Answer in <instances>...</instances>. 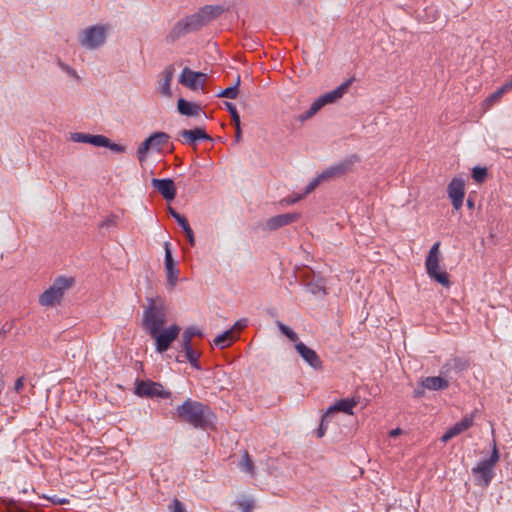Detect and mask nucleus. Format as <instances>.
I'll return each instance as SVG.
<instances>
[{
  "mask_svg": "<svg viewBox=\"0 0 512 512\" xmlns=\"http://www.w3.org/2000/svg\"><path fill=\"white\" fill-rule=\"evenodd\" d=\"M447 194L455 210L463 205L465 196V182L462 178L454 177L447 186Z\"/></svg>",
  "mask_w": 512,
  "mask_h": 512,
  "instance_id": "12",
  "label": "nucleus"
},
{
  "mask_svg": "<svg viewBox=\"0 0 512 512\" xmlns=\"http://www.w3.org/2000/svg\"><path fill=\"white\" fill-rule=\"evenodd\" d=\"M57 65L69 77H71V78H73V79H75L77 81L80 80V77H79L77 71L73 67L68 65L67 63H65V62H63L61 60H58Z\"/></svg>",
  "mask_w": 512,
  "mask_h": 512,
  "instance_id": "37",
  "label": "nucleus"
},
{
  "mask_svg": "<svg viewBox=\"0 0 512 512\" xmlns=\"http://www.w3.org/2000/svg\"><path fill=\"white\" fill-rule=\"evenodd\" d=\"M235 130H236V133H235V140L236 142H239L240 139H241V127H240V124H238V126H235Z\"/></svg>",
  "mask_w": 512,
  "mask_h": 512,
  "instance_id": "55",
  "label": "nucleus"
},
{
  "mask_svg": "<svg viewBox=\"0 0 512 512\" xmlns=\"http://www.w3.org/2000/svg\"><path fill=\"white\" fill-rule=\"evenodd\" d=\"M175 221L183 229V231H185L188 228H190V224H189L187 218L184 215H182V214L179 217H177L175 219Z\"/></svg>",
  "mask_w": 512,
  "mask_h": 512,
  "instance_id": "46",
  "label": "nucleus"
},
{
  "mask_svg": "<svg viewBox=\"0 0 512 512\" xmlns=\"http://www.w3.org/2000/svg\"><path fill=\"white\" fill-rule=\"evenodd\" d=\"M469 366L468 360L461 357H454L446 361L441 367L442 374H449L450 372L461 373Z\"/></svg>",
  "mask_w": 512,
  "mask_h": 512,
  "instance_id": "20",
  "label": "nucleus"
},
{
  "mask_svg": "<svg viewBox=\"0 0 512 512\" xmlns=\"http://www.w3.org/2000/svg\"><path fill=\"white\" fill-rule=\"evenodd\" d=\"M195 336H202V332L196 327H188L182 334V343L191 344L192 338Z\"/></svg>",
  "mask_w": 512,
  "mask_h": 512,
  "instance_id": "35",
  "label": "nucleus"
},
{
  "mask_svg": "<svg viewBox=\"0 0 512 512\" xmlns=\"http://www.w3.org/2000/svg\"><path fill=\"white\" fill-rule=\"evenodd\" d=\"M164 249H165L164 264H165V270H166L167 283H168L170 289H173L177 285L180 271L177 268L176 262L174 261V259L172 257L169 242H165Z\"/></svg>",
  "mask_w": 512,
  "mask_h": 512,
  "instance_id": "13",
  "label": "nucleus"
},
{
  "mask_svg": "<svg viewBox=\"0 0 512 512\" xmlns=\"http://www.w3.org/2000/svg\"><path fill=\"white\" fill-rule=\"evenodd\" d=\"M235 340V335L233 330H227L222 334L215 337L213 340L214 345L220 347L221 349L230 346Z\"/></svg>",
  "mask_w": 512,
  "mask_h": 512,
  "instance_id": "32",
  "label": "nucleus"
},
{
  "mask_svg": "<svg viewBox=\"0 0 512 512\" xmlns=\"http://www.w3.org/2000/svg\"><path fill=\"white\" fill-rule=\"evenodd\" d=\"M151 185L166 201H172L175 199L177 190L174 181L171 178H152Z\"/></svg>",
  "mask_w": 512,
  "mask_h": 512,
  "instance_id": "16",
  "label": "nucleus"
},
{
  "mask_svg": "<svg viewBox=\"0 0 512 512\" xmlns=\"http://www.w3.org/2000/svg\"><path fill=\"white\" fill-rule=\"evenodd\" d=\"M178 140H180L183 144L196 146L198 141H211L212 138L209 136L205 129L201 127H196L194 129H183L178 134Z\"/></svg>",
  "mask_w": 512,
  "mask_h": 512,
  "instance_id": "14",
  "label": "nucleus"
},
{
  "mask_svg": "<svg viewBox=\"0 0 512 512\" xmlns=\"http://www.w3.org/2000/svg\"><path fill=\"white\" fill-rule=\"evenodd\" d=\"M50 501L55 505H65L69 503V500L66 498H60L56 495L50 498Z\"/></svg>",
  "mask_w": 512,
  "mask_h": 512,
  "instance_id": "51",
  "label": "nucleus"
},
{
  "mask_svg": "<svg viewBox=\"0 0 512 512\" xmlns=\"http://www.w3.org/2000/svg\"><path fill=\"white\" fill-rule=\"evenodd\" d=\"M323 182V180L320 178V176L318 175L317 177H315L314 179H312L308 185L305 187L304 189V192L302 193L303 196L305 197L306 195L310 194L312 191H314V189L321 183Z\"/></svg>",
  "mask_w": 512,
  "mask_h": 512,
  "instance_id": "42",
  "label": "nucleus"
},
{
  "mask_svg": "<svg viewBox=\"0 0 512 512\" xmlns=\"http://www.w3.org/2000/svg\"><path fill=\"white\" fill-rule=\"evenodd\" d=\"M182 351L185 353L186 360L190 363V365L197 369H201V365L199 363L200 353L196 352L192 344L181 343Z\"/></svg>",
  "mask_w": 512,
  "mask_h": 512,
  "instance_id": "28",
  "label": "nucleus"
},
{
  "mask_svg": "<svg viewBox=\"0 0 512 512\" xmlns=\"http://www.w3.org/2000/svg\"><path fill=\"white\" fill-rule=\"evenodd\" d=\"M175 69L172 65L167 66L163 71V80L160 83V92L165 97L172 96L171 82L174 76Z\"/></svg>",
  "mask_w": 512,
  "mask_h": 512,
  "instance_id": "24",
  "label": "nucleus"
},
{
  "mask_svg": "<svg viewBox=\"0 0 512 512\" xmlns=\"http://www.w3.org/2000/svg\"><path fill=\"white\" fill-rule=\"evenodd\" d=\"M176 416L179 421L202 430L209 429L216 420L208 405L190 398L176 408Z\"/></svg>",
  "mask_w": 512,
  "mask_h": 512,
  "instance_id": "1",
  "label": "nucleus"
},
{
  "mask_svg": "<svg viewBox=\"0 0 512 512\" xmlns=\"http://www.w3.org/2000/svg\"><path fill=\"white\" fill-rule=\"evenodd\" d=\"M181 328L177 324L170 325L167 328L156 330L155 333H149L155 340V350L158 353L167 351L171 344L178 338Z\"/></svg>",
  "mask_w": 512,
  "mask_h": 512,
  "instance_id": "8",
  "label": "nucleus"
},
{
  "mask_svg": "<svg viewBox=\"0 0 512 512\" xmlns=\"http://www.w3.org/2000/svg\"><path fill=\"white\" fill-rule=\"evenodd\" d=\"M427 388L423 387L422 380L419 383V386L413 391V397L416 399L422 398L425 394V390Z\"/></svg>",
  "mask_w": 512,
  "mask_h": 512,
  "instance_id": "48",
  "label": "nucleus"
},
{
  "mask_svg": "<svg viewBox=\"0 0 512 512\" xmlns=\"http://www.w3.org/2000/svg\"><path fill=\"white\" fill-rule=\"evenodd\" d=\"M110 27L108 24H95L82 29L78 35L81 47L87 50H97L105 45Z\"/></svg>",
  "mask_w": 512,
  "mask_h": 512,
  "instance_id": "3",
  "label": "nucleus"
},
{
  "mask_svg": "<svg viewBox=\"0 0 512 512\" xmlns=\"http://www.w3.org/2000/svg\"><path fill=\"white\" fill-rule=\"evenodd\" d=\"M87 133L74 132L70 134L69 139L74 143H87Z\"/></svg>",
  "mask_w": 512,
  "mask_h": 512,
  "instance_id": "43",
  "label": "nucleus"
},
{
  "mask_svg": "<svg viewBox=\"0 0 512 512\" xmlns=\"http://www.w3.org/2000/svg\"><path fill=\"white\" fill-rule=\"evenodd\" d=\"M398 433H400V429H399V428H397L396 430H394V431L392 432V435H396V434H398Z\"/></svg>",
  "mask_w": 512,
  "mask_h": 512,
  "instance_id": "59",
  "label": "nucleus"
},
{
  "mask_svg": "<svg viewBox=\"0 0 512 512\" xmlns=\"http://www.w3.org/2000/svg\"><path fill=\"white\" fill-rule=\"evenodd\" d=\"M240 468L242 471L250 474L254 472V464L247 452L244 453L243 460L240 462Z\"/></svg>",
  "mask_w": 512,
  "mask_h": 512,
  "instance_id": "40",
  "label": "nucleus"
},
{
  "mask_svg": "<svg viewBox=\"0 0 512 512\" xmlns=\"http://www.w3.org/2000/svg\"><path fill=\"white\" fill-rule=\"evenodd\" d=\"M115 222L112 218H107L105 219L102 223H101V227H110L112 225H114Z\"/></svg>",
  "mask_w": 512,
  "mask_h": 512,
  "instance_id": "53",
  "label": "nucleus"
},
{
  "mask_svg": "<svg viewBox=\"0 0 512 512\" xmlns=\"http://www.w3.org/2000/svg\"><path fill=\"white\" fill-rule=\"evenodd\" d=\"M103 147L109 148L111 151L116 152V153H123V152H125V149H126L125 146H123L121 144L111 142L109 138H107V143L105 145H103Z\"/></svg>",
  "mask_w": 512,
  "mask_h": 512,
  "instance_id": "44",
  "label": "nucleus"
},
{
  "mask_svg": "<svg viewBox=\"0 0 512 512\" xmlns=\"http://www.w3.org/2000/svg\"><path fill=\"white\" fill-rule=\"evenodd\" d=\"M499 461V453L494 445L492 453L488 459L480 461L472 468L475 484L481 487H488L495 476L494 468Z\"/></svg>",
  "mask_w": 512,
  "mask_h": 512,
  "instance_id": "5",
  "label": "nucleus"
},
{
  "mask_svg": "<svg viewBox=\"0 0 512 512\" xmlns=\"http://www.w3.org/2000/svg\"><path fill=\"white\" fill-rule=\"evenodd\" d=\"M440 243L436 242L429 250V253L425 260V267L427 274L430 278L434 279L436 282L440 283L443 286L448 287L450 285L449 275L446 271L439 270V262H440V252H439Z\"/></svg>",
  "mask_w": 512,
  "mask_h": 512,
  "instance_id": "6",
  "label": "nucleus"
},
{
  "mask_svg": "<svg viewBox=\"0 0 512 512\" xmlns=\"http://www.w3.org/2000/svg\"><path fill=\"white\" fill-rule=\"evenodd\" d=\"M177 109L184 116H198L201 112L200 105L180 98L177 102Z\"/></svg>",
  "mask_w": 512,
  "mask_h": 512,
  "instance_id": "26",
  "label": "nucleus"
},
{
  "mask_svg": "<svg viewBox=\"0 0 512 512\" xmlns=\"http://www.w3.org/2000/svg\"><path fill=\"white\" fill-rule=\"evenodd\" d=\"M324 106L325 104L321 97L319 96L317 99L313 101L310 108L306 112L298 116V120L300 122L307 121L308 119L312 118L318 111H320Z\"/></svg>",
  "mask_w": 512,
  "mask_h": 512,
  "instance_id": "30",
  "label": "nucleus"
},
{
  "mask_svg": "<svg viewBox=\"0 0 512 512\" xmlns=\"http://www.w3.org/2000/svg\"><path fill=\"white\" fill-rule=\"evenodd\" d=\"M73 284V277H57L53 284L39 296V304L44 307H54L60 304L65 291L71 288Z\"/></svg>",
  "mask_w": 512,
  "mask_h": 512,
  "instance_id": "4",
  "label": "nucleus"
},
{
  "mask_svg": "<svg viewBox=\"0 0 512 512\" xmlns=\"http://www.w3.org/2000/svg\"><path fill=\"white\" fill-rule=\"evenodd\" d=\"M487 176H488V171H487V168H485V167L476 166L472 170V178L477 183L484 182L486 180Z\"/></svg>",
  "mask_w": 512,
  "mask_h": 512,
  "instance_id": "36",
  "label": "nucleus"
},
{
  "mask_svg": "<svg viewBox=\"0 0 512 512\" xmlns=\"http://www.w3.org/2000/svg\"><path fill=\"white\" fill-rule=\"evenodd\" d=\"M239 506L242 508V512H251L253 509V503L250 501H242Z\"/></svg>",
  "mask_w": 512,
  "mask_h": 512,
  "instance_id": "52",
  "label": "nucleus"
},
{
  "mask_svg": "<svg viewBox=\"0 0 512 512\" xmlns=\"http://www.w3.org/2000/svg\"><path fill=\"white\" fill-rule=\"evenodd\" d=\"M8 508H9L10 510L15 509V510H16V512H23L22 510L18 509V507H17V505H16V502H15L14 500H9V502H8Z\"/></svg>",
  "mask_w": 512,
  "mask_h": 512,
  "instance_id": "54",
  "label": "nucleus"
},
{
  "mask_svg": "<svg viewBox=\"0 0 512 512\" xmlns=\"http://www.w3.org/2000/svg\"><path fill=\"white\" fill-rule=\"evenodd\" d=\"M170 139V136L162 131L152 133L137 148V158L140 162L146 160L149 150L160 152Z\"/></svg>",
  "mask_w": 512,
  "mask_h": 512,
  "instance_id": "7",
  "label": "nucleus"
},
{
  "mask_svg": "<svg viewBox=\"0 0 512 512\" xmlns=\"http://www.w3.org/2000/svg\"><path fill=\"white\" fill-rule=\"evenodd\" d=\"M467 206L469 209H473L474 208V200L472 198H468L467 199Z\"/></svg>",
  "mask_w": 512,
  "mask_h": 512,
  "instance_id": "57",
  "label": "nucleus"
},
{
  "mask_svg": "<svg viewBox=\"0 0 512 512\" xmlns=\"http://www.w3.org/2000/svg\"><path fill=\"white\" fill-rule=\"evenodd\" d=\"M191 33L184 18L175 23L170 32L167 34L165 40L167 43H174L180 38Z\"/></svg>",
  "mask_w": 512,
  "mask_h": 512,
  "instance_id": "21",
  "label": "nucleus"
},
{
  "mask_svg": "<svg viewBox=\"0 0 512 512\" xmlns=\"http://www.w3.org/2000/svg\"><path fill=\"white\" fill-rule=\"evenodd\" d=\"M24 381H25L24 376L17 378V380L15 381V384H14V391L16 393L19 394L22 392L23 387H24Z\"/></svg>",
  "mask_w": 512,
  "mask_h": 512,
  "instance_id": "49",
  "label": "nucleus"
},
{
  "mask_svg": "<svg viewBox=\"0 0 512 512\" xmlns=\"http://www.w3.org/2000/svg\"><path fill=\"white\" fill-rule=\"evenodd\" d=\"M225 107L231 116V120H232L234 126H238V124H240V116L236 109L235 104L231 103V102H225Z\"/></svg>",
  "mask_w": 512,
  "mask_h": 512,
  "instance_id": "39",
  "label": "nucleus"
},
{
  "mask_svg": "<svg viewBox=\"0 0 512 512\" xmlns=\"http://www.w3.org/2000/svg\"><path fill=\"white\" fill-rule=\"evenodd\" d=\"M239 84H240V77H237V81L234 85L220 91L217 96L218 97H224L228 99H235L238 96L239 93Z\"/></svg>",
  "mask_w": 512,
  "mask_h": 512,
  "instance_id": "33",
  "label": "nucleus"
},
{
  "mask_svg": "<svg viewBox=\"0 0 512 512\" xmlns=\"http://www.w3.org/2000/svg\"><path fill=\"white\" fill-rule=\"evenodd\" d=\"M184 233L187 237L189 244L193 247L195 245V237L192 228H188L187 230L184 231Z\"/></svg>",
  "mask_w": 512,
  "mask_h": 512,
  "instance_id": "50",
  "label": "nucleus"
},
{
  "mask_svg": "<svg viewBox=\"0 0 512 512\" xmlns=\"http://www.w3.org/2000/svg\"><path fill=\"white\" fill-rule=\"evenodd\" d=\"M473 424V415H465L460 421L455 423L444 433V435L441 437V441L444 443L448 442L450 439L468 430L473 426Z\"/></svg>",
  "mask_w": 512,
  "mask_h": 512,
  "instance_id": "18",
  "label": "nucleus"
},
{
  "mask_svg": "<svg viewBox=\"0 0 512 512\" xmlns=\"http://www.w3.org/2000/svg\"><path fill=\"white\" fill-rule=\"evenodd\" d=\"M171 512H186L182 502L178 499H174L171 505Z\"/></svg>",
  "mask_w": 512,
  "mask_h": 512,
  "instance_id": "47",
  "label": "nucleus"
},
{
  "mask_svg": "<svg viewBox=\"0 0 512 512\" xmlns=\"http://www.w3.org/2000/svg\"><path fill=\"white\" fill-rule=\"evenodd\" d=\"M207 79V75L203 72H195L190 68L185 67L179 78L180 84L195 91L198 89H204V83Z\"/></svg>",
  "mask_w": 512,
  "mask_h": 512,
  "instance_id": "11",
  "label": "nucleus"
},
{
  "mask_svg": "<svg viewBox=\"0 0 512 512\" xmlns=\"http://www.w3.org/2000/svg\"><path fill=\"white\" fill-rule=\"evenodd\" d=\"M330 415L331 414H328V411H326V413L322 416L320 425L316 432L318 438H322L325 435L327 427H328Z\"/></svg>",
  "mask_w": 512,
  "mask_h": 512,
  "instance_id": "41",
  "label": "nucleus"
},
{
  "mask_svg": "<svg viewBox=\"0 0 512 512\" xmlns=\"http://www.w3.org/2000/svg\"><path fill=\"white\" fill-rule=\"evenodd\" d=\"M358 404V401L355 399H341L337 401L334 405L330 406L327 411L328 414H334L336 412H344L346 414H353V408Z\"/></svg>",
  "mask_w": 512,
  "mask_h": 512,
  "instance_id": "22",
  "label": "nucleus"
},
{
  "mask_svg": "<svg viewBox=\"0 0 512 512\" xmlns=\"http://www.w3.org/2000/svg\"><path fill=\"white\" fill-rule=\"evenodd\" d=\"M107 143V137L104 135H92L88 134L87 144H91L96 147H103Z\"/></svg>",
  "mask_w": 512,
  "mask_h": 512,
  "instance_id": "38",
  "label": "nucleus"
},
{
  "mask_svg": "<svg viewBox=\"0 0 512 512\" xmlns=\"http://www.w3.org/2000/svg\"><path fill=\"white\" fill-rule=\"evenodd\" d=\"M358 161V157L356 155H352L351 157L342 160L334 165L327 167L322 173L319 174L320 178L323 181H327L330 179L341 177L351 170L353 164Z\"/></svg>",
  "mask_w": 512,
  "mask_h": 512,
  "instance_id": "10",
  "label": "nucleus"
},
{
  "mask_svg": "<svg viewBox=\"0 0 512 512\" xmlns=\"http://www.w3.org/2000/svg\"><path fill=\"white\" fill-rule=\"evenodd\" d=\"M135 393L145 398L167 399L171 396L169 390H165L163 385L152 380H140L136 382Z\"/></svg>",
  "mask_w": 512,
  "mask_h": 512,
  "instance_id": "9",
  "label": "nucleus"
},
{
  "mask_svg": "<svg viewBox=\"0 0 512 512\" xmlns=\"http://www.w3.org/2000/svg\"><path fill=\"white\" fill-rule=\"evenodd\" d=\"M198 12L203 17L205 24L218 18L223 12L224 8L221 5H205L201 7Z\"/></svg>",
  "mask_w": 512,
  "mask_h": 512,
  "instance_id": "25",
  "label": "nucleus"
},
{
  "mask_svg": "<svg viewBox=\"0 0 512 512\" xmlns=\"http://www.w3.org/2000/svg\"><path fill=\"white\" fill-rule=\"evenodd\" d=\"M168 212L169 214L174 218V220L179 217L181 214L178 213L175 209H173L172 207H168Z\"/></svg>",
  "mask_w": 512,
  "mask_h": 512,
  "instance_id": "56",
  "label": "nucleus"
},
{
  "mask_svg": "<svg viewBox=\"0 0 512 512\" xmlns=\"http://www.w3.org/2000/svg\"><path fill=\"white\" fill-rule=\"evenodd\" d=\"M276 325L280 332L285 335L290 341L294 342L295 344L299 341L298 334L292 330L289 326L285 325L281 321H276Z\"/></svg>",
  "mask_w": 512,
  "mask_h": 512,
  "instance_id": "34",
  "label": "nucleus"
},
{
  "mask_svg": "<svg viewBox=\"0 0 512 512\" xmlns=\"http://www.w3.org/2000/svg\"><path fill=\"white\" fill-rule=\"evenodd\" d=\"M423 387L430 391H441L448 388V381L441 376H428L422 378Z\"/></svg>",
  "mask_w": 512,
  "mask_h": 512,
  "instance_id": "23",
  "label": "nucleus"
},
{
  "mask_svg": "<svg viewBox=\"0 0 512 512\" xmlns=\"http://www.w3.org/2000/svg\"><path fill=\"white\" fill-rule=\"evenodd\" d=\"M353 82V78L346 80L342 84H340L337 88L327 93L321 95V99L323 100L325 105L332 104L342 98V96L346 93L348 88Z\"/></svg>",
  "mask_w": 512,
  "mask_h": 512,
  "instance_id": "19",
  "label": "nucleus"
},
{
  "mask_svg": "<svg viewBox=\"0 0 512 512\" xmlns=\"http://www.w3.org/2000/svg\"><path fill=\"white\" fill-rule=\"evenodd\" d=\"M295 349L300 357L314 370H321L323 362L315 350L306 346L303 342H297Z\"/></svg>",
  "mask_w": 512,
  "mask_h": 512,
  "instance_id": "15",
  "label": "nucleus"
},
{
  "mask_svg": "<svg viewBox=\"0 0 512 512\" xmlns=\"http://www.w3.org/2000/svg\"><path fill=\"white\" fill-rule=\"evenodd\" d=\"M299 218V213H285L276 215L267 219L264 229L268 231H274L297 221Z\"/></svg>",
  "mask_w": 512,
  "mask_h": 512,
  "instance_id": "17",
  "label": "nucleus"
},
{
  "mask_svg": "<svg viewBox=\"0 0 512 512\" xmlns=\"http://www.w3.org/2000/svg\"><path fill=\"white\" fill-rule=\"evenodd\" d=\"M235 326H237L238 328L245 327L246 326V320L238 321Z\"/></svg>",
  "mask_w": 512,
  "mask_h": 512,
  "instance_id": "58",
  "label": "nucleus"
},
{
  "mask_svg": "<svg viewBox=\"0 0 512 512\" xmlns=\"http://www.w3.org/2000/svg\"><path fill=\"white\" fill-rule=\"evenodd\" d=\"M148 305L143 312L142 324L148 333H155L166 323L167 310L161 299L147 298Z\"/></svg>",
  "mask_w": 512,
  "mask_h": 512,
  "instance_id": "2",
  "label": "nucleus"
},
{
  "mask_svg": "<svg viewBox=\"0 0 512 512\" xmlns=\"http://www.w3.org/2000/svg\"><path fill=\"white\" fill-rule=\"evenodd\" d=\"M304 196L302 193L300 194H292V195H289L288 197L284 198L281 203H284V204H287V205H291V204H295L297 203L298 201H300L301 199H303Z\"/></svg>",
  "mask_w": 512,
  "mask_h": 512,
  "instance_id": "45",
  "label": "nucleus"
},
{
  "mask_svg": "<svg viewBox=\"0 0 512 512\" xmlns=\"http://www.w3.org/2000/svg\"><path fill=\"white\" fill-rule=\"evenodd\" d=\"M512 89V84H504L495 92L490 94L483 102V107L485 110H489L494 104L498 103L502 96Z\"/></svg>",
  "mask_w": 512,
  "mask_h": 512,
  "instance_id": "27",
  "label": "nucleus"
},
{
  "mask_svg": "<svg viewBox=\"0 0 512 512\" xmlns=\"http://www.w3.org/2000/svg\"><path fill=\"white\" fill-rule=\"evenodd\" d=\"M307 289L313 295H325V281L320 276H313V278L308 281Z\"/></svg>",
  "mask_w": 512,
  "mask_h": 512,
  "instance_id": "29",
  "label": "nucleus"
},
{
  "mask_svg": "<svg viewBox=\"0 0 512 512\" xmlns=\"http://www.w3.org/2000/svg\"><path fill=\"white\" fill-rule=\"evenodd\" d=\"M190 32L198 31L206 24L203 21V17L200 15V13L197 11L194 14H191L189 16H186L184 18Z\"/></svg>",
  "mask_w": 512,
  "mask_h": 512,
  "instance_id": "31",
  "label": "nucleus"
}]
</instances>
